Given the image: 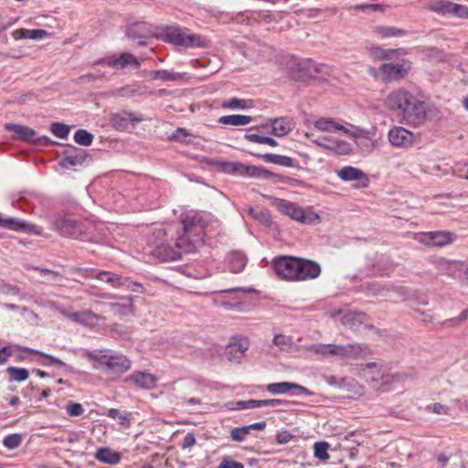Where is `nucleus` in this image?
<instances>
[{
    "label": "nucleus",
    "instance_id": "obj_1",
    "mask_svg": "<svg viewBox=\"0 0 468 468\" xmlns=\"http://www.w3.org/2000/svg\"><path fill=\"white\" fill-rule=\"evenodd\" d=\"M384 105L410 125H420L427 119L425 103L405 88L390 91L384 99Z\"/></svg>",
    "mask_w": 468,
    "mask_h": 468
},
{
    "label": "nucleus",
    "instance_id": "obj_2",
    "mask_svg": "<svg viewBox=\"0 0 468 468\" xmlns=\"http://www.w3.org/2000/svg\"><path fill=\"white\" fill-rule=\"evenodd\" d=\"M182 228L178 231L176 245L184 252H192L197 244L203 241L205 235V222L201 216L191 214L181 220Z\"/></svg>",
    "mask_w": 468,
    "mask_h": 468
},
{
    "label": "nucleus",
    "instance_id": "obj_3",
    "mask_svg": "<svg viewBox=\"0 0 468 468\" xmlns=\"http://www.w3.org/2000/svg\"><path fill=\"white\" fill-rule=\"evenodd\" d=\"M96 369H106L112 373L122 374L131 368V361L120 353L87 352Z\"/></svg>",
    "mask_w": 468,
    "mask_h": 468
},
{
    "label": "nucleus",
    "instance_id": "obj_4",
    "mask_svg": "<svg viewBox=\"0 0 468 468\" xmlns=\"http://www.w3.org/2000/svg\"><path fill=\"white\" fill-rule=\"evenodd\" d=\"M166 236V231L164 229H156L152 237L149 239V243L153 246L151 253L157 259L168 261H176L181 258V254L184 251L178 248L176 244L175 247L165 242L163 239Z\"/></svg>",
    "mask_w": 468,
    "mask_h": 468
},
{
    "label": "nucleus",
    "instance_id": "obj_5",
    "mask_svg": "<svg viewBox=\"0 0 468 468\" xmlns=\"http://www.w3.org/2000/svg\"><path fill=\"white\" fill-rule=\"evenodd\" d=\"M216 165L221 172L229 175L264 179L272 178L274 176L271 172L261 166L245 165L239 162L218 161Z\"/></svg>",
    "mask_w": 468,
    "mask_h": 468
},
{
    "label": "nucleus",
    "instance_id": "obj_6",
    "mask_svg": "<svg viewBox=\"0 0 468 468\" xmlns=\"http://www.w3.org/2000/svg\"><path fill=\"white\" fill-rule=\"evenodd\" d=\"M273 205L281 213L300 223L315 224L320 221V217L314 211L304 209L288 200L277 198Z\"/></svg>",
    "mask_w": 468,
    "mask_h": 468
},
{
    "label": "nucleus",
    "instance_id": "obj_7",
    "mask_svg": "<svg viewBox=\"0 0 468 468\" xmlns=\"http://www.w3.org/2000/svg\"><path fill=\"white\" fill-rule=\"evenodd\" d=\"M163 38L169 43L184 48H197L203 46L201 37L196 34H187L176 26L165 27L162 30Z\"/></svg>",
    "mask_w": 468,
    "mask_h": 468
},
{
    "label": "nucleus",
    "instance_id": "obj_8",
    "mask_svg": "<svg viewBox=\"0 0 468 468\" xmlns=\"http://www.w3.org/2000/svg\"><path fill=\"white\" fill-rule=\"evenodd\" d=\"M52 224L54 229L66 238L79 239L83 232L81 225L68 214H58Z\"/></svg>",
    "mask_w": 468,
    "mask_h": 468
},
{
    "label": "nucleus",
    "instance_id": "obj_9",
    "mask_svg": "<svg viewBox=\"0 0 468 468\" xmlns=\"http://www.w3.org/2000/svg\"><path fill=\"white\" fill-rule=\"evenodd\" d=\"M95 65H106L113 69L122 70L128 67L139 69L141 63L133 54L122 52L120 55L113 54L101 58L95 62Z\"/></svg>",
    "mask_w": 468,
    "mask_h": 468
},
{
    "label": "nucleus",
    "instance_id": "obj_10",
    "mask_svg": "<svg viewBox=\"0 0 468 468\" xmlns=\"http://www.w3.org/2000/svg\"><path fill=\"white\" fill-rule=\"evenodd\" d=\"M414 239L418 242L427 246L443 247L454 242L456 234L451 231L420 232L414 235Z\"/></svg>",
    "mask_w": 468,
    "mask_h": 468
},
{
    "label": "nucleus",
    "instance_id": "obj_11",
    "mask_svg": "<svg viewBox=\"0 0 468 468\" xmlns=\"http://www.w3.org/2000/svg\"><path fill=\"white\" fill-rule=\"evenodd\" d=\"M300 259L292 256H282L275 259L273 267L276 273L283 280L295 282Z\"/></svg>",
    "mask_w": 468,
    "mask_h": 468
},
{
    "label": "nucleus",
    "instance_id": "obj_12",
    "mask_svg": "<svg viewBox=\"0 0 468 468\" xmlns=\"http://www.w3.org/2000/svg\"><path fill=\"white\" fill-rule=\"evenodd\" d=\"M410 69L411 64L407 60L398 63H384L379 68V74L383 81L390 82L405 78Z\"/></svg>",
    "mask_w": 468,
    "mask_h": 468
},
{
    "label": "nucleus",
    "instance_id": "obj_13",
    "mask_svg": "<svg viewBox=\"0 0 468 468\" xmlns=\"http://www.w3.org/2000/svg\"><path fill=\"white\" fill-rule=\"evenodd\" d=\"M4 127L6 131H10L15 133L13 138L16 140L36 142L38 145H48L51 144V140L48 136H41L34 141L36 132L28 126L17 123H5Z\"/></svg>",
    "mask_w": 468,
    "mask_h": 468
},
{
    "label": "nucleus",
    "instance_id": "obj_14",
    "mask_svg": "<svg viewBox=\"0 0 468 468\" xmlns=\"http://www.w3.org/2000/svg\"><path fill=\"white\" fill-rule=\"evenodd\" d=\"M415 134L401 126H393L388 133L389 144L396 148H409L414 144Z\"/></svg>",
    "mask_w": 468,
    "mask_h": 468
},
{
    "label": "nucleus",
    "instance_id": "obj_15",
    "mask_svg": "<svg viewBox=\"0 0 468 468\" xmlns=\"http://www.w3.org/2000/svg\"><path fill=\"white\" fill-rule=\"evenodd\" d=\"M250 348V341L244 336L232 337L226 346L225 355L230 362L239 363Z\"/></svg>",
    "mask_w": 468,
    "mask_h": 468
},
{
    "label": "nucleus",
    "instance_id": "obj_16",
    "mask_svg": "<svg viewBox=\"0 0 468 468\" xmlns=\"http://www.w3.org/2000/svg\"><path fill=\"white\" fill-rule=\"evenodd\" d=\"M306 349L322 358L338 357L344 359L345 345L314 344Z\"/></svg>",
    "mask_w": 468,
    "mask_h": 468
},
{
    "label": "nucleus",
    "instance_id": "obj_17",
    "mask_svg": "<svg viewBox=\"0 0 468 468\" xmlns=\"http://www.w3.org/2000/svg\"><path fill=\"white\" fill-rule=\"evenodd\" d=\"M315 144L337 154H349L353 152V146L351 144L333 137H322L315 140Z\"/></svg>",
    "mask_w": 468,
    "mask_h": 468
},
{
    "label": "nucleus",
    "instance_id": "obj_18",
    "mask_svg": "<svg viewBox=\"0 0 468 468\" xmlns=\"http://www.w3.org/2000/svg\"><path fill=\"white\" fill-rule=\"evenodd\" d=\"M295 282L314 280L320 276L321 266L316 261L300 259Z\"/></svg>",
    "mask_w": 468,
    "mask_h": 468
},
{
    "label": "nucleus",
    "instance_id": "obj_19",
    "mask_svg": "<svg viewBox=\"0 0 468 468\" xmlns=\"http://www.w3.org/2000/svg\"><path fill=\"white\" fill-rule=\"evenodd\" d=\"M434 267L442 275L456 278L462 271L463 262L461 261L448 260L445 258H437L433 261Z\"/></svg>",
    "mask_w": 468,
    "mask_h": 468
},
{
    "label": "nucleus",
    "instance_id": "obj_20",
    "mask_svg": "<svg viewBox=\"0 0 468 468\" xmlns=\"http://www.w3.org/2000/svg\"><path fill=\"white\" fill-rule=\"evenodd\" d=\"M0 227L14 231L25 233H37V227L16 218L5 217L0 213Z\"/></svg>",
    "mask_w": 468,
    "mask_h": 468
},
{
    "label": "nucleus",
    "instance_id": "obj_21",
    "mask_svg": "<svg viewBox=\"0 0 468 468\" xmlns=\"http://www.w3.org/2000/svg\"><path fill=\"white\" fill-rule=\"evenodd\" d=\"M337 176L346 182L358 181L362 187L368 186L367 176L360 169L346 165L336 171Z\"/></svg>",
    "mask_w": 468,
    "mask_h": 468
},
{
    "label": "nucleus",
    "instance_id": "obj_22",
    "mask_svg": "<svg viewBox=\"0 0 468 468\" xmlns=\"http://www.w3.org/2000/svg\"><path fill=\"white\" fill-rule=\"evenodd\" d=\"M266 390L273 395L289 394L293 390H297L302 394L309 395L310 391L303 386L292 382H277L271 383L266 386Z\"/></svg>",
    "mask_w": 468,
    "mask_h": 468
},
{
    "label": "nucleus",
    "instance_id": "obj_23",
    "mask_svg": "<svg viewBox=\"0 0 468 468\" xmlns=\"http://www.w3.org/2000/svg\"><path fill=\"white\" fill-rule=\"evenodd\" d=\"M125 382L132 383L137 388L153 389L156 386V377L147 372H133L125 378Z\"/></svg>",
    "mask_w": 468,
    "mask_h": 468
},
{
    "label": "nucleus",
    "instance_id": "obj_24",
    "mask_svg": "<svg viewBox=\"0 0 468 468\" xmlns=\"http://www.w3.org/2000/svg\"><path fill=\"white\" fill-rule=\"evenodd\" d=\"M263 128H271V133L277 137L287 135L293 129V122L287 118L269 120Z\"/></svg>",
    "mask_w": 468,
    "mask_h": 468
},
{
    "label": "nucleus",
    "instance_id": "obj_25",
    "mask_svg": "<svg viewBox=\"0 0 468 468\" xmlns=\"http://www.w3.org/2000/svg\"><path fill=\"white\" fill-rule=\"evenodd\" d=\"M346 134L354 139V142L362 152L371 153L374 150L375 142L369 132L365 130H359L356 132L349 131Z\"/></svg>",
    "mask_w": 468,
    "mask_h": 468
},
{
    "label": "nucleus",
    "instance_id": "obj_26",
    "mask_svg": "<svg viewBox=\"0 0 468 468\" xmlns=\"http://www.w3.org/2000/svg\"><path fill=\"white\" fill-rule=\"evenodd\" d=\"M87 154L82 149H72L66 153L65 156L60 160L61 167L69 169L73 166L81 165L87 159Z\"/></svg>",
    "mask_w": 468,
    "mask_h": 468
},
{
    "label": "nucleus",
    "instance_id": "obj_27",
    "mask_svg": "<svg viewBox=\"0 0 468 468\" xmlns=\"http://www.w3.org/2000/svg\"><path fill=\"white\" fill-rule=\"evenodd\" d=\"M371 354L370 348L364 344L345 345L344 359H364Z\"/></svg>",
    "mask_w": 468,
    "mask_h": 468
},
{
    "label": "nucleus",
    "instance_id": "obj_28",
    "mask_svg": "<svg viewBox=\"0 0 468 468\" xmlns=\"http://www.w3.org/2000/svg\"><path fill=\"white\" fill-rule=\"evenodd\" d=\"M341 322L351 330L360 331L366 324L367 316L363 313L348 312L343 314Z\"/></svg>",
    "mask_w": 468,
    "mask_h": 468
},
{
    "label": "nucleus",
    "instance_id": "obj_29",
    "mask_svg": "<svg viewBox=\"0 0 468 468\" xmlns=\"http://www.w3.org/2000/svg\"><path fill=\"white\" fill-rule=\"evenodd\" d=\"M314 125L315 129L324 133H335L336 131H342L346 134L349 133L348 129L331 118H319Z\"/></svg>",
    "mask_w": 468,
    "mask_h": 468
},
{
    "label": "nucleus",
    "instance_id": "obj_30",
    "mask_svg": "<svg viewBox=\"0 0 468 468\" xmlns=\"http://www.w3.org/2000/svg\"><path fill=\"white\" fill-rule=\"evenodd\" d=\"M95 279L111 283L112 287L119 288V287H128V281L124 277L112 273L110 271H98L95 275Z\"/></svg>",
    "mask_w": 468,
    "mask_h": 468
},
{
    "label": "nucleus",
    "instance_id": "obj_31",
    "mask_svg": "<svg viewBox=\"0 0 468 468\" xmlns=\"http://www.w3.org/2000/svg\"><path fill=\"white\" fill-rule=\"evenodd\" d=\"M94 457L101 463L114 465L120 463V453L113 452L108 447L99 448L94 453Z\"/></svg>",
    "mask_w": 468,
    "mask_h": 468
},
{
    "label": "nucleus",
    "instance_id": "obj_32",
    "mask_svg": "<svg viewBox=\"0 0 468 468\" xmlns=\"http://www.w3.org/2000/svg\"><path fill=\"white\" fill-rule=\"evenodd\" d=\"M247 261H248L246 256L239 251L231 252L228 256L229 267L230 271L233 273H239L242 271L247 264Z\"/></svg>",
    "mask_w": 468,
    "mask_h": 468
},
{
    "label": "nucleus",
    "instance_id": "obj_33",
    "mask_svg": "<svg viewBox=\"0 0 468 468\" xmlns=\"http://www.w3.org/2000/svg\"><path fill=\"white\" fill-rule=\"evenodd\" d=\"M399 380H400V378L399 375L386 372L385 370H383V372L381 373L380 378H372L371 383L375 384V386L377 388H382L385 390V389H388V388L389 386H391L392 384H394Z\"/></svg>",
    "mask_w": 468,
    "mask_h": 468
},
{
    "label": "nucleus",
    "instance_id": "obj_34",
    "mask_svg": "<svg viewBox=\"0 0 468 468\" xmlns=\"http://www.w3.org/2000/svg\"><path fill=\"white\" fill-rule=\"evenodd\" d=\"M251 121L252 118L250 116L241 114L225 115L218 119L220 124L232 126H244L249 124Z\"/></svg>",
    "mask_w": 468,
    "mask_h": 468
},
{
    "label": "nucleus",
    "instance_id": "obj_35",
    "mask_svg": "<svg viewBox=\"0 0 468 468\" xmlns=\"http://www.w3.org/2000/svg\"><path fill=\"white\" fill-rule=\"evenodd\" d=\"M141 115L135 112H124L122 114H117L112 118L114 125L126 126L127 122L137 123L142 122Z\"/></svg>",
    "mask_w": 468,
    "mask_h": 468
},
{
    "label": "nucleus",
    "instance_id": "obj_36",
    "mask_svg": "<svg viewBox=\"0 0 468 468\" xmlns=\"http://www.w3.org/2000/svg\"><path fill=\"white\" fill-rule=\"evenodd\" d=\"M261 158L267 163L275 164L284 167H292L293 165L292 158L286 155L265 154L261 155Z\"/></svg>",
    "mask_w": 468,
    "mask_h": 468
},
{
    "label": "nucleus",
    "instance_id": "obj_37",
    "mask_svg": "<svg viewBox=\"0 0 468 468\" xmlns=\"http://www.w3.org/2000/svg\"><path fill=\"white\" fill-rule=\"evenodd\" d=\"M103 318L101 315L90 310H86L81 312L80 324L86 327L94 328L99 324V322Z\"/></svg>",
    "mask_w": 468,
    "mask_h": 468
},
{
    "label": "nucleus",
    "instance_id": "obj_38",
    "mask_svg": "<svg viewBox=\"0 0 468 468\" xmlns=\"http://www.w3.org/2000/svg\"><path fill=\"white\" fill-rule=\"evenodd\" d=\"M149 75L153 80H162L163 81H176L182 79L181 74L166 69L152 70Z\"/></svg>",
    "mask_w": 468,
    "mask_h": 468
},
{
    "label": "nucleus",
    "instance_id": "obj_39",
    "mask_svg": "<svg viewBox=\"0 0 468 468\" xmlns=\"http://www.w3.org/2000/svg\"><path fill=\"white\" fill-rule=\"evenodd\" d=\"M451 1L449 0H431L427 6L431 11L440 15L448 16L451 7Z\"/></svg>",
    "mask_w": 468,
    "mask_h": 468
},
{
    "label": "nucleus",
    "instance_id": "obj_40",
    "mask_svg": "<svg viewBox=\"0 0 468 468\" xmlns=\"http://www.w3.org/2000/svg\"><path fill=\"white\" fill-rule=\"evenodd\" d=\"M272 343L278 346L281 351L285 352L291 351L293 346L292 337L282 334L275 335Z\"/></svg>",
    "mask_w": 468,
    "mask_h": 468
},
{
    "label": "nucleus",
    "instance_id": "obj_41",
    "mask_svg": "<svg viewBox=\"0 0 468 468\" xmlns=\"http://www.w3.org/2000/svg\"><path fill=\"white\" fill-rule=\"evenodd\" d=\"M113 94L117 97H127L131 98L136 95L141 94V88L138 84H129L119 89H116L113 91Z\"/></svg>",
    "mask_w": 468,
    "mask_h": 468
},
{
    "label": "nucleus",
    "instance_id": "obj_42",
    "mask_svg": "<svg viewBox=\"0 0 468 468\" xmlns=\"http://www.w3.org/2000/svg\"><path fill=\"white\" fill-rule=\"evenodd\" d=\"M222 106L227 109H250L253 106V104L250 100L232 98L227 101H224Z\"/></svg>",
    "mask_w": 468,
    "mask_h": 468
},
{
    "label": "nucleus",
    "instance_id": "obj_43",
    "mask_svg": "<svg viewBox=\"0 0 468 468\" xmlns=\"http://www.w3.org/2000/svg\"><path fill=\"white\" fill-rule=\"evenodd\" d=\"M6 371L9 374L11 381L22 382L27 380L29 377V372L26 368L9 367Z\"/></svg>",
    "mask_w": 468,
    "mask_h": 468
},
{
    "label": "nucleus",
    "instance_id": "obj_44",
    "mask_svg": "<svg viewBox=\"0 0 468 468\" xmlns=\"http://www.w3.org/2000/svg\"><path fill=\"white\" fill-rule=\"evenodd\" d=\"M364 377L371 382L372 378H380L383 369L378 367L376 363H367L362 367Z\"/></svg>",
    "mask_w": 468,
    "mask_h": 468
},
{
    "label": "nucleus",
    "instance_id": "obj_45",
    "mask_svg": "<svg viewBox=\"0 0 468 468\" xmlns=\"http://www.w3.org/2000/svg\"><path fill=\"white\" fill-rule=\"evenodd\" d=\"M329 443L326 441H318L314 445V454L320 461H327L329 459L328 454Z\"/></svg>",
    "mask_w": 468,
    "mask_h": 468
},
{
    "label": "nucleus",
    "instance_id": "obj_46",
    "mask_svg": "<svg viewBox=\"0 0 468 468\" xmlns=\"http://www.w3.org/2000/svg\"><path fill=\"white\" fill-rule=\"evenodd\" d=\"M74 141L83 146H89L92 144L93 135L83 129H79L74 133Z\"/></svg>",
    "mask_w": 468,
    "mask_h": 468
},
{
    "label": "nucleus",
    "instance_id": "obj_47",
    "mask_svg": "<svg viewBox=\"0 0 468 468\" xmlns=\"http://www.w3.org/2000/svg\"><path fill=\"white\" fill-rule=\"evenodd\" d=\"M245 138L250 142L262 144H268L272 147H275L278 144V143L273 138L262 136V135L256 134V133H247L245 135Z\"/></svg>",
    "mask_w": 468,
    "mask_h": 468
},
{
    "label": "nucleus",
    "instance_id": "obj_48",
    "mask_svg": "<svg viewBox=\"0 0 468 468\" xmlns=\"http://www.w3.org/2000/svg\"><path fill=\"white\" fill-rule=\"evenodd\" d=\"M448 16H452L458 18H468V7L464 5L451 3V7Z\"/></svg>",
    "mask_w": 468,
    "mask_h": 468
},
{
    "label": "nucleus",
    "instance_id": "obj_49",
    "mask_svg": "<svg viewBox=\"0 0 468 468\" xmlns=\"http://www.w3.org/2000/svg\"><path fill=\"white\" fill-rule=\"evenodd\" d=\"M28 352L37 354V355L43 356L45 358V361L42 363L44 366H55V367H62L66 366V364L63 361H61L59 358H57L53 356L47 355L45 353H42V352H39L37 350H33V349H28Z\"/></svg>",
    "mask_w": 468,
    "mask_h": 468
},
{
    "label": "nucleus",
    "instance_id": "obj_50",
    "mask_svg": "<svg viewBox=\"0 0 468 468\" xmlns=\"http://www.w3.org/2000/svg\"><path fill=\"white\" fill-rule=\"evenodd\" d=\"M22 443V436L18 433L7 435L4 438L3 444L9 450H15Z\"/></svg>",
    "mask_w": 468,
    "mask_h": 468
},
{
    "label": "nucleus",
    "instance_id": "obj_51",
    "mask_svg": "<svg viewBox=\"0 0 468 468\" xmlns=\"http://www.w3.org/2000/svg\"><path fill=\"white\" fill-rule=\"evenodd\" d=\"M50 131L55 136L60 139H65L68 137L70 129L69 126L64 123L54 122L51 124Z\"/></svg>",
    "mask_w": 468,
    "mask_h": 468
},
{
    "label": "nucleus",
    "instance_id": "obj_52",
    "mask_svg": "<svg viewBox=\"0 0 468 468\" xmlns=\"http://www.w3.org/2000/svg\"><path fill=\"white\" fill-rule=\"evenodd\" d=\"M249 212L252 218H254L255 219L259 220L263 224L267 225L271 222L270 214L264 209L250 207L249 209Z\"/></svg>",
    "mask_w": 468,
    "mask_h": 468
},
{
    "label": "nucleus",
    "instance_id": "obj_53",
    "mask_svg": "<svg viewBox=\"0 0 468 468\" xmlns=\"http://www.w3.org/2000/svg\"><path fill=\"white\" fill-rule=\"evenodd\" d=\"M261 408V399L239 400L235 403L234 410H248Z\"/></svg>",
    "mask_w": 468,
    "mask_h": 468
},
{
    "label": "nucleus",
    "instance_id": "obj_54",
    "mask_svg": "<svg viewBox=\"0 0 468 468\" xmlns=\"http://www.w3.org/2000/svg\"><path fill=\"white\" fill-rule=\"evenodd\" d=\"M66 411L70 417H79L84 413V409L80 403L69 402L66 406Z\"/></svg>",
    "mask_w": 468,
    "mask_h": 468
},
{
    "label": "nucleus",
    "instance_id": "obj_55",
    "mask_svg": "<svg viewBox=\"0 0 468 468\" xmlns=\"http://www.w3.org/2000/svg\"><path fill=\"white\" fill-rule=\"evenodd\" d=\"M248 434L249 431L246 426L234 428L230 431L232 441L239 442L243 441Z\"/></svg>",
    "mask_w": 468,
    "mask_h": 468
},
{
    "label": "nucleus",
    "instance_id": "obj_56",
    "mask_svg": "<svg viewBox=\"0 0 468 468\" xmlns=\"http://www.w3.org/2000/svg\"><path fill=\"white\" fill-rule=\"evenodd\" d=\"M27 39L40 40L49 36L44 29H27Z\"/></svg>",
    "mask_w": 468,
    "mask_h": 468
},
{
    "label": "nucleus",
    "instance_id": "obj_57",
    "mask_svg": "<svg viewBox=\"0 0 468 468\" xmlns=\"http://www.w3.org/2000/svg\"><path fill=\"white\" fill-rule=\"evenodd\" d=\"M327 383L331 386H338L339 388H346V386H357L354 379L342 378L340 382H337L335 377L327 378Z\"/></svg>",
    "mask_w": 468,
    "mask_h": 468
},
{
    "label": "nucleus",
    "instance_id": "obj_58",
    "mask_svg": "<svg viewBox=\"0 0 468 468\" xmlns=\"http://www.w3.org/2000/svg\"><path fill=\"white\" fill-rule=\"evenodd\" d=\"M427 410H431L433 413L438 415H448L450 409L446 405L441 403H434L426 407Z\"/></svg>",
    "mask_w": 468,
    "mask_h": 468
},
{
    "label": "nucleus",
    "instance_id": "obj_59",
    "mask_svg": "<svg viewBox=\"0 0 468 468\" xmlns=\"http://www.w3.org/2000/svg\"><path fill=\"white\" fill-rule=\"evenodd\" d=\"M289 402L287 400H282L279 399H261V408L263 407H271L276 408L279 406H287Z\"/></svg>",
    "mask_w": 468,
    "mask_h": 468
},
{
    "label": "nucleus",
    "instance_id": "obj_60",
    "mask_svg": "<svg viewBox=\"0 0 468 468\" xmlns=\"http://www.w3.org/2000/svg\"><path fill=\"white\" fill-rule=\"evenodd\" d=\"M378 32L382 35L384 37H396L402 34V31L395 28V27H380L378 28Z\"/></svg>",
    "mask_w": 468,
    "mask_h": 468
},
{
    "label": "nucleus",
    "instance_id": "obj_61",
    "mask_svg": "<svg viewBox=\"0 0 468 468\" xmlns=\"http://www.w3.org/2000/svg\"><path fill=\"white\" fill-rule=\"evenodd\" d=\"M218 468H244V465L239 462L225 458L221 461Z\"/></svg>",
    "mask_w": 468,
    "mask_h": 468
},
{
    "label": "nucleus",
    "instance_id": "obj_62",
    "mask_svg": "<svg viewBox=\"0 0 468 468\" xmlns=\"http://www.w3.org/2000/svg\"><path fill=\"white\" fill-rule=\"evenodd\" d=\"M112 308L114 309L120 314H127L133 312V304L122 305L121 303H112Z\"/></svg>",
    "mask_w": 468,
    "mask_h": 468
},
{
    "label": "nucleus",
    "instance_id": "obj_63",
    "mask_svg": "<svg viewBox=\"0 0 468 468\" xmlns=\"http://www.w3.org/2000/svg\"><path fill=\"white\" fill-rule=\"evenodd\" d=\"M292 435L288 431H280L276 435V441L279 444H286L288 443L292 439Z\"/></svg>",
    "mask_w": 468,
    "mask_h": 468
},
{
    "label": "nucleus",
    "instance_id": "obj_64",
    "mask_svg": "<svg viewBox=\"0 0 468 468\" xmlns=\"http://www.w3.org/2000/svg\"><path fill=\"white\" fill-rule=\"evenodd\" d=\"M0 291L5 293L12 294V295H16L19 292V290L16 286H12V285H8V284H2Z\"/></svg>",
    "mask_w": 468,
    "mask_h": 468
}]
</instances>
